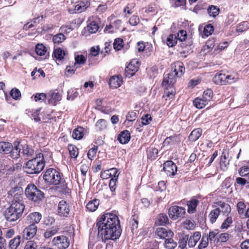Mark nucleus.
Segmentation results:
<instances>
[{
  "instance_id": "43",
  "label": "nucleus",
  "mask_w": 249,
  "mask_h": 249,
  "mask_svg": "<svg viewBox=\"0 0 249 249\" xmlns=\"http://www.w3.org/2000/svg\"><path fill=\"white\" fill-rule=\"evenodd\" d=\"M47 50L45 46L42 44H38L36 47V53L40 56L44 55L46 53Z\"/></svg>"
},
{
  "instance_id": "12",
  "label": "nucleus",
  "mask_w": 249,
  "mask_h": 249,
  "mask_svg": "<svg viewBox=\"0 0 249 249\" xmlns=\"http://www.w3.org/2000/svg\"><path fill=\"white\" fill-rule=\"evenodd\" d=\"M48 104L55 106L57 102L61 100V96L58 92L50 91L47 94Z\"/></svg>"
},
{
  "instance_id": "62",
  "label": "nucleus",
  "mask_w": 249,
  "mask_h": 249,
  "mask_svg": "<svg viewBox=\"0 0 249 249\" xmlns=\"http://www.w3.org/2000/svg\"><path fill=\"white\" fill-rule=\"evenodd\" d=\"M239 174L242 177H245L249 174V167L244 166L240 168Z\"/></svg>"
},
{
  "instance_id": "14",
  "label": "nucleus",
  "mask_w": 249,
  "mask_h": 249,
  "mask_svg": "<svg viewBox=\"0 0 249 249\" xmlns=\"http://www.w3.org/2000/svg\"><path fill=\"white\" fill-rule=\"evenodd\" d=\"M201 237L199 231H195L190 236L188 235V246L189 248L195 247Z\"/></svg>"
},
{
  "instance_id": "17",
  "label": "nucleus",
  "mask_w": 249,
  "mask_h": 249,
  "mask_svg": "<svg viewBox=\"0 0 249 249\" xmlns=\"http://www.w3.org/2000/svg\"><path fill=\"white\" fill-rule=\"evenodd\" d=\"M172 72L177 77H181L185 71V68L183 64L180 61H177L174 64L172 67Z\"/></svg>"
},
{
  "instance_id": "47",
  "label": "nucleus",
  "mask_w": 249,
  "mask_h": 249,
  "mask_svg": "<svg viewBox=\"0 0 249 249\" xmlns=\"http://www.w3.org/2000/svg\"><path fill=\"white\" fill-rule=\"evenodd\" d=\"M58 231V229L53 227L46 230L44 233V237L45 238H49L52 236L55 235Z\"/></svg>"
},
{
  "instance_id": "37",
  "label": "nucleus",
  "mask_w": 249,
  "mask_h": 249,
  "mask_svg": "<svg viewBox=\"0 0 249 249\" xmlns=\"http://www.w3.org/2000/svg\"><path fill=\"white\" fill-rule=\"evenodd\" d=\"M229 164V160H227V155L223 152L220 159V167L223 171L227 170V166Z\"/></svg>"
},
{
  "instance_id": "60",
  "label": "nucleus",
  "mask_w": 249,
  "mask_h": 249,
  "mask_svg": "<svg viewBox=\"0 0 249 249\" xmlns=\"http://www.w3.org/2000/svg\"><path fill=\"white\" fill-rule=\"evenodd\" d=\"M246 208L245 203L242 201L239 202L237 204L238 212L240 214H244V209Z\"/></svg>"
},
{
  "instance_id": "20",
  "label": "nucleus",
  "mask_w": 249,
  "mask_h": 249,
  "mask_svg": "<svg viewBox=\"0 0 249 249\" xmlns=\"http://www.w3.org/2000/svg\"><path fill=\"white\" fill-rule=\"evenodd\" d=\"M122 83V79L119 76H112L109 81V85L112 89H117L121 86Z\"/></svg>"
},
{
  "instance_id": "9",
  "label": "nucleus",
  "mask_w": 249,
  "mask_h": 249,
  "mask_svg": "<svg viewBox=\"0 0 249 249\" xmlns=\"http://www.w3.org/2000/svg\"><path fill=\"white\" fill-rule=\"evenodd\" d=\"M139 68V62L137 59L132 60L125 67L124 72L126 76L131 77L137 72Z\"/></svg>"
},
{
  "instance_id": "32",
  "label": "nucleus",
  "mask_w": 249,
  "mask_h": 249,
  "mask_svg": "<svg viewBox=\"0 0 249 249\" xmlns=\"http://www.w3.org/2000/svg\"><path fill=\"white\" fill-rule=\"evenodd\" d=\"M84 128L82 127H78L74 129L72 133V138L76 140H80L83 137Z\"/></svg>"
},
{
  "instance_id": "24",
  "label": "nucleus",
  "mask_w": 249,
  "mask_h": 249,
  "mask_svg": "<svg viewBox=\"0 0 249 249\" xmlns=\"http://www.w3.org/2000/svg\"><path fill=\"white\" fill-rule=\"evenodd\" d=\"M22 239L20 235H18L12 239L9 242V247L11 249H17L21 242Z\"/></svg>"
},
{
  "instance_id": "11",
  "label": "nucleus",
  "mask_w": 249,
  "mask_h": 249,
  "mask_svg": "<svg viewBox=\"0 0 249 249\" xmlns=\"http://www.w3.org/2000/svg\"><path fill=\"white\" fill-rule=\"evenodd\" d=\"M163 170L167 175L174 176L177 171V166L172 161L168 160L163 164Z\"/></svg>"
},
{
  "instance_id": "2",
  "label": "nucleus",
  "mask_w": 249,
  "mask_h": 249,
  "mask_svg": "<svg viewBox=\"0 0 249 249\" xmlns=\"http://www.w3.org/2000/svg\"><path fill=\"white\" fill-rule=\"evenodd\" d=\"M45 167V161L43 154L40 153L36 157L29 160L23 166L25 173L28 174H37L41 172Z\"/></svg>"
},
{
  "instance_id": "22",
  "label": "nucleus",
  "mask_w": 249,
  "mask_h": 249,
  "mask_svg": "<svg viewBox=\"0 0 249 249\" xmlns=\"http://www.w3.org/2000/svg\"><path fill=\"white\" fill-rule=\"evenodd\" d=\"M226 73L221 71L217 73L213 78V82L216 84L225 85Z\"/></svg>"
},
{
  "instance_id": "29",
  "label": "nucleus",
  "mask_w": 249,
  "mask_h": 249,
  "mask_svg": "<svg viewBox=\"0 0 249 249\" xmlns=\"http://www.w3.org/2000/svg\"><path fill=\"white\" fill-rule=\"evenodd\" d=\"M66 54V51L58 48L54 50L53 56L56 58L57 59L61 60L64 58V56H65Z\"/></svg>"
},
{
  "instance_id": "31",
  "label": "nucleus",
  "mask_w": 249,
  "mask_h": 249,
  "mask_svg": "<svg viewBox=\"0 0 249 249\" xmlns=\"http://www.w3.org/2000/svg\"><path fill=\"white\" fill-rule=\"evenodd\" d=\"M28 219L35 223H38L42 217L41 214L38 212H34L30 213L28 216Z\"/></svg>"
},
{
  "instance_id": "46",
  "label": "nucleus",
  "mask_w": 249,
  "mask_h": 249,
  "mask_svg": "<svg viewBox=\"0 0 249 249\" xmlns=\"http://www.w3.org/2000/svg\"><path fill=\"white\" fill-rule=\"evenodd\" d=\"M70 155L71 158H76L78 155V148L72 145H70L68 147Z\"/></svg>"
},
{
  "instance_id": "45",
  "label": "nucleus",
  "mask_w": 249,
  "mask_h": 249,
  "mask_svg": "<svg viewBox=\"0 0 249 249\" xmlns=\"http://www.w3.org/2000/svg\"><path fill=\"white\" fill-rule=\"evenodd\" d=\"M159 225H163L168 222V218L166 214L160 213L159 215L158 221L157 222Z\"/></svg>"
},
{
  "instance_id": "52",
  "label": "nucleus",
  "mask_w": 249,
  "mask_h": 249,
  "mask_svg": "<svg viewBox=\"0 0 249 249\" xmlns=\"http://www.w3.org/2000/svg\"><path fill=\"white\" fill-rule=\"evenodd\" d=\"M47 98V95L43 93H37L35 95L34 99L36 102H42Z\"/></svg>"
},
{
  "instance_id": "15",
  "label": "nucleus",
  "mask_w": 249,
  "mask_h": 249,
  "mask_svg": "<svg viewBox=\"0 0 249 249\" xmlns=\"http://www.w3.org/2000/svg\"><path fill=\"white\" fill-rule=\"evenodd\" d=\"M70 212V209L67 202L61 200L59 202L58 206V213L59 215L67 216Z\"/></svg>"
},
{
  "instance_id": "63",
  "label": "nucleus",
  "mask_w": 249,
  "mask_h": 249,
  "mask_svg": "<svg viewBox=\"0 0 249 249\" xmlns=\"http://www.w3.org/2000/svg\"><path fill=\"white\" fill-rule=\"evenodd\" d=\"M87 9L86 5L78 4L75 6L74 11L75 13H80Z\"/></svg>"
},
{
  "instance_id": "3",
  "label": "nucleus",
  "mask_w": 249,
  "mask_h": 249,
  "mask_svg": "<svg viewBox=\"0 0 249 249\" xmlns=\"http://www.w3.org/2000/svg\"><path fill=\"white\" fill-rule=\"evenodd\" d=\"M25 209L23 203H11L5 211V219L9 222H13L19 218Z\"/></svg>"
},
{
  "instance_id": "30",
  "label": "nucleus",
  "mask_w": 249,
  "mask_h": 249,
  "mask_svg": "<svg viewBox=\"0 0 249 249\" xmlns=\"http://www.w3.org/2000/svg\"><path fill=\"white\" fill-rule=\"evenodd\" d=\"M99 205V200L97 199H94L92 201H90L87 204V209L90 212L95 211L98 208Z\"/></svg>"
},
{
  "instance_id": "41",
  "label": "nucleus",
  "mask_w": 249,
  "mask_h": 249,
  "mask_svg": "<svg viewBox=\"0 0 249 249\" xmlns=\"http://www.w3.org/2000/svg\"><path fill=\"white\" fill-rule=\"evenodd\" d=\"M207 11L210 16L213 17H215L219 13V8L217 6L214 5L210 6L208 8Z\"/></svg>"
},
{
  "instance_id": "28",
  "label": "nucleus",
  "mask_w": 249,
  "mask_h": 249,
  "mask_svg": "<svg viewBox=\"0 0 249 249\" xmlns=\"http://www.w3.org/2000/svg\"><path fill=\"white\" fill-rule=\"evenodd\" d=\"M198 203V201L196 199H192L187 202V211L189 213H193L196 211Z\"/></svg>"
},
{
  "instance_id": "53",
  "label": "nucleus",
  "mask_w": 249,
  "mask_h": 249,
  "mask_svg": "<svg viewBox=\"0 0 249 249\" xmlns=\"http://www.w3.org/2000/svg\"><path fill=\"white\" fill-rule=\"evenodd\" d=\"M229 238V235L227 233H223L220 234L217 238V242L225 243L227 242Z\"/></svg>"
},
{
  "instance_id": "6",
  "label": "nucleus",
  "mask_w": 249,
  "mask_h": 249,
  "mask_svg": "<svg viewBox=\"0 0 249 249\" xmlns=\"http://www.w3.org/2000/svg\"><path fill=\"white\" fill-rule=\"evenodd\" d=\"M23 189L20 187H16L9 191L7 197L11 200V203H23Z\"/></svg>"
},
{
  "instance_id": "57",
  "label": "nucleus",
  "mask_w": 249,
  "mask_h": 249,
  "mask_svg": "<svg viewBox=\"0 0 249 249\" xmlns=\"http://www.w3.org/2000/svg\"><path fill=\"white\" fill-rule=\"evenodd\" d=\"M232 218L231 217H228L223 222L221 225V228L222 229H228L232 223Z\"/></svg>"
},
{
  "instance_id": "51",
  "label": "nucleus",
  "mask_w": 249,
  "mask_h": 249,
  "mask_svg": "<svg viewBox=\"0 0 249 249\" xmlns=\"http://www.w3.org/2000/svg\"><path fill=\"white\" fill-rule=\"evenodd\" d=\"M22 153L27 156H32L34 153V150L28 145H24L22 146Z\"/></svg>"
},
{
  "instance_id": "21",
  "label": "nucleus",
  "mask_w": 249,
  "mask_h": 249,
  "mask_svg": "<svg viewBox=\"0 0 249 249\" xmlns=\"http://www.w3.org/2000/svg\"><path fill=\"white\" fill-rule=\"evenodd\" d=\"M12 149L11 143L5 142H0V153L2 154H9Z\"/></svg>"
},
{
  "instance_id": "8",
  "label": "nucleus",
  "mask_w": 249,
  "mask_h": 249,
  "mask_svg": "<svg viewBox=\"0 0 249 249\" xmlns=\"http://www.w3.org/2000/svg\"><path fill=\"white\" fill-rule=\"evenodd\" d=\"M185 213V208L178 206H172L168 210L169 216L173 220H177L180 217H183Z\"/></svg>"
},
{
  "instance_id": "25",
  "label": "nucleus",
  "mask_w": 249,
  "mask_h": 249,
  "mask_svg": "<svg viewBox=\"0 0 249 249\" xmlns=\"http://www.w3.org/2000/svg\"><path fill=\"white\" fill-rule=\"evenodd\" d=\"M202 129L197 128L193 130L189 136V140L192 142H195L202 135Z\"/></svg>"
},
{
  "instance_id": "38",
  "label": "nucleus",
  "mask_w": 249,
  "mask_h": 249,
  "mask_svg": "<svg viewBox=\"0 0 249 249\" xmlns=\"http://www.w3.org/2000/svg\"><path fill=\"white\" fill-rule=\"evenodd\" d=\"M177 246V242L172 237L168 238L165 240L164 246L167 249H174Z\"/></svg>"
},
{
  "instance_id": "59",
  "label": "nucleus",
  "mask_w": 249,
  "mask_h": 249,
  "mask_svg": "<svg viewBox=\"0 0 249 249\" xmlns=\"http://www.w3.org/2000/svg\"><path fill=\"white\" fill-rule=\"evenodd\" d=\"M96 125L99 127L100 130L104 129L106 128V121L104 119L99 120L96 124Z\"/></svg>"
},
{
  "instance_id": "42",
  "label": "nucleus",
  "mask_w": 249,
  "mask_h": 249,
  "mask_svg": "<svg viewBox=\"0 0 249 249\" xmlns=\"http://www.w3.org/2000/svg\"><path fill=\"white\" fill-rule=\"evenodd\" d=\"M66 39L65 36L62 33H59L55 35L53 38V41L54 44H58Z\"/></svg>"
},
{
  "instance_id": "33",
  "label": "nucleus",
  "mask_w": 249,
  "mask_h": 249,
  "mask_svg": "<svg viewBox=\"0 0 249 249\" xmlns=\"http://www.w3.org/2000/svg\"><path fill=\"white\" fill-rule=\"evenodd\" d=\"M209 245V240L208 234H204L201 237L200 241L197 246L198 249H204L208 247Z\"/></svg>"
},
{
  "instance_id": "27",
  "label": "nucleus",
  "mask_w": 249,
  "mask_h": 249,
  "mask_svg": "<svg viewBox=\"0 0 249 249\" xmlns=\"http://www.w3.org/2000/svg\"><path fill=\"white\" fill-rule=\"evenodd\" d=\"M43 19V17L42 16L40 17H38L34 18L33 20L25 24L23 27V29L27 30L28 29L35 26L36 24L39 23L40 21H42Z\"/></svg>"
},
{
  "instance_id": "56",
  "label": "nucleus",
  "mask_w": 249,
  "mask_h": 249,
  "mask_svg": "<svg viewBox=\"0 0 249 249\" xmlns=\"http://www.w3.org/2000/svg\"><path fill=\"white\" fill-rule=\"evenodd\" d=\"M75 64H84L86 61V58L83 55H77L75 57Z\"/></svg>"
},
{
  "instance_id": "58",
  "label": "nucleus",
  "mask_w": 249,
  "mask_h": 249,
  "mask_svg": "<svg viewBox=\"0 0 249 249\" xmlns=\"http://www.w3.org/2000/svg\"><path fill=\"white\" fill-rule=\"evenodd\" d=\"M187 34L184 30H180L178 34V39L181 41H185L187 37Z\"/></svg>"
},
{
  "instance_id": "35",
  "label": "nucleus",
  "mask_w": 249,
  "mask_h": 249,
  "mask_svg": "<svg viewBox=\"0 0 249 249\" xmlns=\"http://www.w3.org/2000/svg\"><path fill=\"white\" fill-rule=\"evenodd\" d=\"M188 243V235L182 234L180 236L178 241V247L181 249H184L186 248Z\"/></svg>"
},
{
  "instance_id": "16",
  "label": "nucleus",
  "mask_w": 249,
  "mask_h": 249,
  "mask_svg": "<svg viewBox=\"0 0 249 249\" xmlns=\"http://www.w3.org/2000/svg\"><path fill=\"white\" fill-rule=\"evenodd\" d=\"M99 19L95 18L90 21V22L87 25L85 30L87 31L89 34H94L97 32L99 29Z\"/></svg>"
},
{
  "instance_id": "50",
  "label": "nucleus",
  "mask_w": 249,
  "mask_h": 249,
  "mask_svg": "<svg viewBox=\"0 0 249 249\" xmlns=\"http://www.w3.org/2000/svg\"><path fill=\"white\" fill-rule=\"evenodd\" d=\"M10 95L13 99L18 100L21 97V93L19 89L14 88L11 90Z\"/></svg>"
},
{
  "instance_id": "13",
  "label": "nucleus",
  "mask_w": 249,
  "mask_h": 249,
  "mask_svg": "<svg viewBox=\"0 0 249 249\" xmlns=\"http://www.w3.org/2000/svg\"><path fill=\"white\" fill-rule=\"evenodd\" d=\"M156 234L161 239H165L168 238L172 237L174 235L173 232L170 230L163 228H158L156 230Z\"/></svg>"
},
{
  "instance_id": "4",
  "label": "nucleus",
  "mask_w": 249,
  "mask_h": 249,
  "mask_svg": "<svg viewBox=\"0 0 249 249\" xmlns=\"http://www.w3.org/2000/svg\"><path fill=\"white\" fill-rule=\"evenodd\" d=\"M25 194L29 200L35 202H39L44 198V193L33 184H30L27 186Z\"/></svg>"
},
{
  "instance_id": "40",
  "label": "nucleus",
  "mask_w": 249,
  "mask_h": 249,
  "mask_svg": "<svg viewBox=\"0 0 249 249\" xmlns=\"http://www.w3.org/2000/svg\"><path fill=\"white\" fill-rule=\"evenodd\" d=\"M219 214V210L216 208L212 210L209 215L211 222L212 223L215 222Z\"/></svg>"
},
{
  "instance_id": "55",
  "label": "nucleus",
  "mask_w": 249,
  "mask_h": 249,
  "mask_svg": "<svg viewBox=\"0 0 249 249\" xmlns=\"http://www.w3.org/2000/svg\"><path fill=\"white\" fill-rule=\"evenodd\" d=\"M152 120L151 115L145 114L142 117V124L143 125H147L150 124Z\"/></svg>"
},
{
  "instance_id": "48",
  "label": "nucleus",
  "mask_w": 249,
  "mask_h": 249,
  "mask_svg": "<svg viewBox=\"0 0 249 249\" xmlns=\"http://www.w3.org/2000/svg\"><path fill=\"white\" fill-rule=\"evenodd\" d=\"M123 40L122 38H118L115 39L113 43L114 49L116 51L120 50L123 47Z\"/></svg>"
},
{
  "instance_id": "7",
  "label": "nucleus",
  "mask_w": 249,
  "mask_h": 249,
  "mask_svg": "<svg viewBox=\"0 0 249 249\" xmlns=\"http://www.w3.org/2000/svg\"><path fill=\"white\" fill-rule=\"evenodd\" d=\"M52 244L59 249H66L70 245V240L65 235H58L53 238Z\"/></svg>"
},
{
  "instance_id": "36",
  "label": "nucleus",
  "mask_w": 249,
  "mask_h": 249,
  "mask_svg": "<svg viewBox=\"0 0 249 249\" xmlns=\"http://www.w3.org/2000/svg\"><path fill=\"white\" fill-rule=\"evenodd\" d=\"M194 106L197 108H203L206 105H207L208 102L205 101L203 98H196L194 102Z\"/></svg>"
},
{
  "instance_id": "1",
  "label": "nucleus",
  "mask_w": 249,
  "mask_h": 249,
  "mask_svg": "<svg viewBox=\"0 0 249 249\" xmlns=\"http://www.w3.org/2000/svg\"><path fill=\"white\" fill-rule=\"evenodd\" d=\"M98 235L102 236V241L115 240L118 239L122 232L120 221L118 216L110 213L103 215L96 223Z\"/></svg>"
},
{
  "instance_id": "10",
  "label": "nucleus",
  "mask_w": 249,
  "mask_h": 249,
  "mask_svg": "<svg viewBox=\"0 0 249 249\" xmlns=\"http://www.w3.org/2000/svg\"><path fill=\"white\" fill-rule=\"evenodd\" d=\"M37 227L36 225L32 224L26 227L22 231V238L27 240L33 238L36 235Z\"/></svg>"
},
{
  "instance_id": "61",
  "label": "nucleus",
  "mask_w": 249,
  "mask_h": 249,
  "mask_svg": "<svg viewBox=\"0 0 249 249\" xmlns=\"http://www.w3.org/2000/svg\"><path fill=\"white\" fill-rule=\"evenodd\" d=\"M37 245L34 241H28L24 247V249H36Z\"/></svg>"
},
{
  "instance_id": "44",
  "label": "nucleus",
  "mask_w": 249,
  "mask_h": 249,
  "mask_svg": "<svg viewBox=\"0 0 249 249\" xmlns=\"http://www.w3.org/2000/svg\"><path fill=\"white\" fill-rule=\"evenodd\" d=\"M158 150L156 148H152L147 152V157L151 160H155L157 157Z\"/></svg>"
},
{
  "instance_id": "34",
  "label": "nucleus",
  "mask_w": 249,
  "mask_h": 249,
  "mask_svg": "<svg viewBox=\"0 0 249 249\" xmlns=\"http://www.w3.org/2000/svg\"><path fill=\"white\" fill-rule=\"evenodd\" d=\"M225 81V85L232 84L237 81L239 78L237 74L232 73L229 74L226 73V78Z\"/></svg>"
},
{
  "instance_id": "39",
  "label": "nucleus",
  "mask_w": 249,
  "mask_h": 249,
  "mask_svg": "<svg viewBox=\"0 0 249 249\" xmlns=\"http://www.w3.org/2000/svg\"><path fill=\"white\" fill-rule=\"evenodd\" d=\"M177 40V37L175 35H170L167 38V45L170 47H172L176 44Z\"/></svg>"
},
{
  "instance_id": "5",
  "label": "nucleus",
  "mask_w": 249,
  "mask_h": 249,
  "mask_svg": "<svg viewBox=\"0 0 249 249\" xmlns=\"http://www.w3.org/2000/svg\"><path fill=\"white\" fill-rule=\"evenodd\" d=\"M43 178L45 182L53 185L59 184L61 179L60 173L53 168L46 170L44 174Z\"/></svg>"
},
{
  "instance_id": "23",
  "label": "nucleus",
  "mask_w": 249,
  "mask_h": 249,
  "mask_svg": "<svg viewBox=\"0 0 249 249\" xmlns=\"http://www.w3.org/2000/svg\"><path fill=\"white\" fill-rule=\"evenodd\" d=\"M21 150L19 143H15L14 146L12 145V149L9 153L10 154V157L13 159H17L19 158L20 155V151Z\"/></svg>"
},
{
  "instance_id": "54",
  "label": "nucleus",
  "mask_w": 249,
  "mask_h": 249,
  "mask_svg": "<svg viewBox=\"0 0 249 249\" xmlns=\"http://www.w3.org/2000/svg\"><path fill=\"white\" fill-rule=\"evenodd\" d=\"M213 31V27L211 24H209L204 27L203 33L205 36H208L211 35Z\"/></svg>"
},
{
  "instance_id": "18",
  "label": "nucleus",
  "mask_w": 249,
  "mask_h": 249,
  "mask_svg": "<svg viewBox=\"0 0 249 249\" xmlns=\"http://www.w3.org/2000/svg\"><path fill=\"white\" fill-rule=\"evenodd\" d=\"M176 75L172 72L167 74V77H164L162 82V85L164 87L171 86L176 81Z\"/></svg>"
},
{
  "instance_id": "64",
  "label": "nucleus",
  "mask_w": 249,
  "mask_h": 249,
  "mask_svg": "<svg viewBox=\"0 0 249 249\" xmlns=\"http://www.w3.org/2000/svg\"><path fill=\"white\" fill-rule=\"evenodd\" d=\"M219 232L218 230H214L213 231H210L208 235V240L212 241L215 236L218 234Z\"/></svg>"
},
{
  "instance_id": "19",
  "label": "nucleus",
  "mask_w": 249,
  "mask_h": 249,
  "mask_svg": "<svg viewBox=\"0 0 249 249\" xmlns=\"http://www.w3.org/2000/svg\"><path fill=\"white\" fill-rule=\"evenodd\" d=\"M130 139V134L128 130H124L118 136L117 140L122 144L127 143Z\"/></svg>"
},
{
  "instance_id": "49",
  "label": "nucleus",
  "mask_w": 249,
  "mask_h": 249,
  "mask_svg": "<svg viewBox=\"0 0 249 249\" xmlns=\"http://www.w3.org/2000/svg\"><path fill=\"white\" fill-rule=\"evenodd\" d=\"M213 92L212 89H208L203 92V98L207 102L210 101L213 98Z\"/></svg>"
},
{
  "instance_id": "26",
  "label": "nucleus",
  "mask_w": 249,
  "mask_h": 249,
  "mask_svg": "<svg viewBox=\"0 0 249 249\" xmlns=\"http://www.w3.org/2000/svg\"><path fill=\"white\" fill-rule=\"evenodd\" d=\"M217 209L219 210V213H223V214H228L230 213L231 208L230 206L225 202H220L219 203Z\"/></svg>"
}]
</instances>
